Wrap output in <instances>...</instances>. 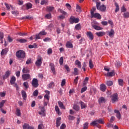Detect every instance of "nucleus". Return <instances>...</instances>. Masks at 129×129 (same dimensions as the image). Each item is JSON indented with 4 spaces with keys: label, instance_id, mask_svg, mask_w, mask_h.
I'll return each mask as SVG.
<instances>
[{
    "label": "nucleus",
    "instance_id": "obj_10",
    "mask_svg": "<svg viewBox=\"0 0 129 129\" xmlns=\"http://www.w3.org/2000/svg\"><path fill=\"white\" fill-rule=\"evenodd\" d=\"M35 65L37 67H41L42 65V57L38 58L35 62Z\"/></svg>",
    "mask_w": 129,
    "mask_h": 129
},
{
    "label": "nucleus",
    "instance_id": "obj_39",
    "mask_svg": "<svg viewBox=\"0 0 129 129\" xmlns=\"http://www.w3.org/2000/svg\"><path fill=\"white\" fill-rule=\"evenodd\" d=\"M16 115H17V116H21V110H20V109H16Z\"/></svg>",
    "mask_w": 129,
    "mask_h": 129
},
{
    "label": "nucleus",
    "instance_id": "obj_56",
    "mask_svg": "<svg viewBox=\"0 0 129 129\" xmlns=\"http://www.w3.org/2000/svg\"><path fill=\"white\" fill-rule=\"evenodd\" d=\"M60 13L62 14V15H64V16H67L68 14L66 12L63 11L62 10L60 9L59 10Z\"/></svg>",
    "mask_w": 129,
    "mask_h": 129
},
{
    "label": "nucleus",
    "instance_id": "obj_14",
    "mask_svg": "<svg viewBox=\"0 0 129 129\" xmlns=\"http://www.w3.org/2000/svg\"><path fill=\"white\" fill-rule=\"evenodd\" d=\"M49 66L50 67V69L52 72L53 73V74L54 75H56V72L55 71V66L54 65V63H50Z\"/></svg>",
    "mask_w": 129,
    "mask_h": 129
},
{
    "label": "nucleus",
    "instance_id": "obj_46",
    "mask_svg": "<svg viewBox=\"0 0 129 129\" xmlns=\"http://www.w3.org/2000/svg\"><path fill=\"white\" fill-rule=\"evenodd\" d=\"M64 68L65 69H66V70L68 72H70V71H71L70 68H69L68 65H67V64L64 65Z\"/></svg>",
    "mask_w": 129,
    "mask_h": 129
},
{
    "label": "nucleus",
    "instance_id": "obj_20",
    "mask_svg": "<svg viewBox=\"0 0 129 129\" xmlns=\"http://www.w3.org/2000/svg\"><path fill=\"white\" fill-rule=\"evenodd\" d=\"M96 36L98 37H103L105 35V32L102 31H99L96 33Z\"/></svg>",
    "mask_w": 129,
    "mask_h": 129
},
{
    "label": "nucleus",
    "instance_id": "obj_44",
    "mask_svg": "<svg viewBox=\"0 0 129 129\" xmlns=\"http://www.w3.org/2000/svg\"><path fill=\"white\" fill-rule=\"evenodd\" d=\"M32 62V59L31 58H29L26 61V64H27V65H29V64H31Z\"/></svg>",
    "mask_w": 129,
    "mask_h": 129
},
{
    "label": "nucleus",
    "instance_id": "obj_27",
    "mask_svg": "<svg viewBox=\"0 0 129 129\" xmlns=\"http://www.w3.org/2000/svg\"><path fill=\"white\" fill-rule=\"evenodd\" d=\"M89 66L90 68V69H92L93 67H94V65L93 64V63L92 62V60L90 59L89 62Z\"/></svg>",
    "mask_w": 129,
    "mask_h": 129
},
{
    "label": "nucleus",
    "instance_id": "obj_34",
    "mask_svg": "<svg viewBox=\"0 0 129 129\" xmlns=\"http://www.w3.org/2000/svg\"><path fill=\"white\" fill-rule=\"evenodd\" d=\"M80 104H81V108L83 109V108H85L86 107V105H85V104L84 102L81 101L80 102Z\"/></svg>",
    "mask_w": 129,
    "mask_h": 129
},
{
    "label": "nucleus",
    "instance_id": "obj_32",
    "mask_svg": "<svg viewBox=\"0 0 129 129\" xmlns=\"http://www.w3.org/2000/svg\"><path fill=\"white\" fill-rule=\"evenodd\" d=\"M88 80H89V78L88 77H86V78L84 80V83H83V85L85 86L86 84H87L88 82Z\"/></svg>",
    "mask_w": 129,
    "mask_h": 129
},
{
    "label": "nucleus",
    "instance_id": "obj_59",
    "mask_svg": "<svg viewBox=\"0 0 129 129\" xmlns=\"http://www.w3.org/2000/svg\"><path fill=\"white\" fill-rule=\"evenodd\" d=\"M65 84H66V80L65 79H63L61 81V86H62V87H63V86H64V85H65Z\"/></svg>",
    "mask_w": 129,
    "mask_h": 129
},
{
    "label": "nucleus",
    "instance_id": "obj_7",
    "mask_svg": "<svg viewBox=\"0 0 129 129\" xmlns=\"http://www.w3.org/2000/svg\"><path fill=\"white\" fill-rule=\"evenodd\" d=\"M86 35L87 37H88L91 41H92L94 39V35H93V33H92L91 31H87Z\"/></svg>",
    "mask_w": 129,
    "mask_h": 129
},
{
    "label": "nucleus",
    "instance_id": "obj_50",
    "mask_svg": "<svg viewBox=\"0 0 129 129\" xmlns=\"http://www.w3.org/2000/svg\"><path fill=\"white\" fill-rule=\"evenodd\" d=\"M54 82H51L48 85V87L49 88H53V87H54Z\"/></svg>",
    "mask_w": 129,
    "mask_h": 129
},
{
    "label": "nucleus",
    "instance_id": "obj_29",
    "mask_svg": "<svg viewBox=\"0 0 129 129\" xmlns=\"http://www.w3.org/2000/svg\"><path fill=\"white\" fill-rule=\"evenodd\" d=\"M106 84L107 86H112L113 84V82L112 81H108L106 82Z\"/></svg>",
    "mask_w": 129,
    "mask_h": 129
},
{
    "label": "nucleus",
    "instance_id": "obj_35",
    "mask_svg": "<svg viewBox=\"0 0 129 129\" xmlns=\"http://www.w3.org/2000/svg\"><path fill=\"white\" fill-rule=\"evenodd\" d=\"M29 126H30V125H29V124H28L27 123H25L23 125V129H28Z\"/></svg>",
    "mask_w": 129,
    "mask_h": 129
},
{
    "label": "nucleus",
    "instance_id": "obj_16",
    "mask_svg": "<svg viewBox=\"0 0 129 129\" xmlns=\"http://www.w3.org/2000/svg\"><path fill=\"white\" fill-rule=\"evenodd\" d=\"M91 18H97L99 20L101 19V15L99 13H94L91 15Z\"/></svg>",
    "mask_w": 129,
    "mask_h": 129
},
{
    "label": "nucleus",
    "instance_id": "obj_8",
    "mask_svg": "<svg viewBox=\"0 0 129 129\" xmlns=\"http://www.w3.org/2000/svg\"><path fill=\"white\" fill-rule=\"evenodd\" d=\"M32 86H33V87L37 88V87H38V86H39V84L38 83V79L34 78L32 80Z\"/></svg>",
    "mask_w": 129,
    "mask_h": 129
},
{
    "label": "nucleus",
    "instance_id": "obj_21",
    "mask_svg": "<svg viewBox=\"0 0 129 129\" xmlns=\"http://www.w3.org/2000/svg\"><path fill=\"white\" fill-rule=\"evenodd\" d=\"M16 77L12 76L10 80L11 85H14V84H15V83L16 82Z\"/></svg>",
    "mask_w": 129,
    "mask_h": 129
},
{
    "label": "nucleus",
    "instance_id": "obj_4",
    "mask_svg": "<svg viewBox=\"0 0 129 129\" xmlns=\"http://www.w3.org/2000/svg\"><path fill=\"white\" fill-rule=\"evenodd\" d=\"M98 24L96 22H92L91 26L93 29L96 30V31H101L103 29L100 26H98L96 25Z\"/></svg>",
    "mask_w": 129,
    "mask_h": 129
},
{
    "label": "nucleus",
    "instance_id": "obj_23",
    "mask_svg": "<svg viewBox=\"0 0 129 129\" xmlns=\"http://www.w3.org/2000/svg\"><path fill=\"white\" fill-rule=\"evenodd\" d=\"M99 103H104L106 101V100L103 97H101L100 98H99L98 99Z\"/></svg>",
    "mask_w": 129,
    "mask_h": 129
},
{
    "label": "nucleus",
    "instance_id": "obj_18",
    "mask_svg": "<svg viewBox=\"0 0 129 129\" xmlns=\"http://www.w3.org/2000/svg\"><path fill=\"white\" fill-rule=\"evenodd\" d=\"M100 90L102 91V92H105V90H106V86L104 84H101L100 86Z\"/></svg>",
    "mask_w": 129,
    "mask_h": 129
},
{
    "label": "nucleus",
    "instance_id": "obj_26",
    "mask_svg": "<svg viewBox=\"0 0 129 129\" xmlns=\"http://www.w3.org/2000/svg\"><path fill=\"white\" fill-rule=\"evenodd\" d=\"M8 51H9V49H8V48H5L4 49H3L1 53V55L4 56L5 54H7V53H8Z\"/></svg>",
    "mask_w": 129,
    "mask_h": 129
},
{
    "label": "nucleus",
    "instance_id": "obj_45",
    "mask_svg": "<svg viewBox=\"0 0 129 129\" xmlns=\"http://www.w3.org/2000/svg\"><path fill=\"white\" fill-rule=\"evenodd\" d=\"M23 85H24V87H25V88H26V89L29 88V83H28V82H25L23 83Z\"/></svg>",
    "mask_w": 129,
    "mask_h": 129
},
{
    "label": "nucleus",
    "instance_id": "obj_22",
    "mask_svg": "<svg viewBox=\"0 0 129 129\" xmlns=\"http://www.w3.org/2000/svg\"><path fill=\"white\" fill-rule=\"evenodd\" d=\"M45 92H46L47 94L44 95V98H45V99H47V100H49V99H50V91L46 90L45 91Z\"/></svg>",
    "mask_w": 129,
    "mask_h": 129
},
{
    "label": "nucleus",
    "instance_id": "obj_36",
    "mask_svg": "<svg viewBox=\"0 0 129 129\" xmlns=\"http://www.w3.org/2000/svg\"><path fill=\"white\" fill-rule=\"evenodd\" d=\"M17 41L18 42H19V43H27V42H28V41L26 39H18Z\"/></svg>",
    "mask_w": 129,
    "mask_h": 129
},
{
    "label": "nucleus",
    "instance_id": "obj_30",
    "mask_svg": "<svg viewBox=\"0 0 129 129\" xmlns=\"http://www.w3.org/2000/svg\"><path fill=\"white\" fill-rule=\"evenodd\" d=\"M115 6L116 7L115 12L117 13V12L119 11V6H118V4L117 3H115Z\"/></svg>",
    "mask_w": 129,
    "mask_h": 129
},
{
    "label": "nucleus",
    "instance_id": "obj_60",
    "mask_svg": "<svg viewBox=\"0 0 129 129\" xmlns=\"http://www.w3.org/2000/svg\"><path fill=\"white\" fill-rule=\"evenodd\" d=\"M123 16L124 18H129V13L128 12L124 13Z\"/></svg>",
    "mask_w": 129,
    "mask_h": 129
},
{
    "label": "nucleus",
    "instance_id": "obj_3",
    "mask_svg": "<svg viewBox=\"0 0 129 129\" xmlns=\"http://www.w3.org/2000/svg\"><path fill=\"white\" fill-rule=\"evenodd\" d=\"M16 56L19 59H24L26 57V52L24 50H18L16 53Z\"/></svg>",
    "mask_w": 129,
    "mask_h": 129
},
{
    "label": "nucleus",
    "instance_id": "obj_9",
    "mask_svg": "<svg viewBox=\"0 0 129 129\" xmlns=\"http://www.w3.org/2000/svg\"><path fill=\"white\" fill-rule=\"evenodd\" d=\"M31 78V75L29 74H25L22 75V79L23 81H26Z\"/></svg>",
    "mask_w": 129,
    "mask_h": 129
},
{
    "label": "nucleus",
    "instance_id": "obj_15",
    "mask_svg": "<svg viewBox=\"0 0 129 129\" xmlns=\"http://www.w3.org/2000/svg\"><path fill=\"white\" fill-rule=\"evenodd\" d=\"M39 108L41 109V111L38 112L39 114H40V115H45V107L40 106Z\"/></svg>",
    "mask_w": 129,
    "mask_h": 129
},
{
    "label": "nucleus",
    "instance_id": "obj_1",
    "mask_svg": "<svg viewBox=\"0 0 129 129\" xmlns=\"http://www.w3.org/2000/svg\"><path fill=\"white\" fill-rule=\"evenodd\" d=\"M104 124V120L103 118H99L96 120L93 121L91 123L90 125L93 126H96L98 128L101 127V125L99 124Z\"/></svg>",
    "mask_w": 129,
    "mask_h": 129
},
{
    "label": "nucleus",
    "instance_id": "obj_2",
    "mask_svg": "<svg viewBox=\"0 0 129 129\" xmlns=\"http://www.w3.org/2000/svg\"><path fill=\"white\" fill-rule=\"evenodd\" d=\"M94 3H96V8L97 10L100 11V12H102V13H104L106 11V6L104 5H101V3L97 2L99 0H92Z\"/></svg>",
    "mask_w": 129,
    "mask_h": 129
},
{
    "label": "nucleus",
    "instance_id": "obj_5",
    "mask_svg": "<svg viewBox=\"0 0 129 129\" xmlns=\"http://www.w3.org/2000/svg\"><path fill=\"white\" fill-rule=\"evenodd\" d=\"M70 24H75L79 23V18H76L74 16H71L70 18Z\"/></svg>",
    "mask_w": 129,
    "mask_h": 129
},
{
    "label": "nucleus",
    "instance_id": "obj_31",
    "mask_svg": "<svg viewBox=\"0 0 129 129\" xmlns=\"http://www.w3.org/2000/svg\"><path fill=\"white\" fill-rule=\"evenodd\" d=\"M76 65H78L79 68H81V62L78 60H76L75 61Z\"/></svg>",
    "mask_w": 129,
    "mask_h": 129
},
{
    "label": "nucleus",
    "instance_id": "obj_53",
    "mask_svg": "<svg viewBox=\"0 0 129 129\" xmlns=\"http://www.w3.org/2000/svg\"><path fill=\"white\" fill-rule=\"evenodd\" d=\"M78 79H79V77H77L74 81V83H75V85H77V83H78Z\"/></svg>",
    "mask_w": 129,
    "mask_h": 129
},
{
    "label": "nucleus",
    "instance_id": "obj_52",
    "mask_svg": "<svg viewBox=\"0 0 129 129\" xmlns=\"http://www.w3.org/2000/svg\"><path fill=\"white\" fill-rule=\"evenodd\" d=\"M88 122H85L84 124L83 129H88Z\"/></svg>",
    "mask_w": 129,
    "mask_h": 129
},
{
    "label": "nucleus",
    "instance_id": "obj_51",
    "mask_svg": "<svg viewBox=\"0 0 129 129\" xmlns=\"http://www.w3.org/2000/svg\"><path fill=\"white\" fill-rule=\"evenodd\" d=\"M45 18H46V19H51L52 18V15H51V13L46 14L45 16Z\"/></svg>",
    "mask_w": 129,
    "mask_h": 129
},
{
    "label": "nucleus",
    "instance_id": "obj_49",
    "mask_svg": "<svg viewBox=\"0 0 129 129\" xmlns=\"http://www.w3.org/2000/svg\"><path fill=\"white\" fill-rule=\"evenodd\" d=\"M55 109L56 112H57V113L59 114V113H60V109H59V107H58V106H55Z\"/></svg>",
    "mask_w": 129,
    "mask_h": 129
},
{
    "label": "nucleus",
    "instance_id": "obj_63",
    "mask_svg": "<svg viewBox=\"0 0 129 129\" xmlns=\"http://www.w3.org/2000/svg\"><path fill=\"white\" fill-rule=\"evenodd\" d=\"M52 53H53V51L52 50V48H49L47 50V54H48V55H50V54H52Z\"/></svg>",
    "mask_w": 129,
    "mask_h": 129
},
{
    "label": "nucleus",
    "instance_id": "obj_48",
    "mask_svg": "<svg viewBox=\"0 0 129 129\" xmlns=\"http://www.w3.org/2000/svg\"><path fill=\"white\" fill-rule=\"evenodd\" d=\"M75 29L76 30H80L81 29V25H80V24H78L75 26Z\"/></svg>",
    "mask_w": 129,
    "mask_h": 129
},
{
    "label": "nucleus",
    "instance_id": "obj_62",
    "mask_svg": "<svg viewBox=\"0 0 129 129\" xmlns=\"http://www.w3.org/2000/svg\"><path fill=\"white\" fill-rule=\"evenodd\" d=\"M115 66L116 67H120V66H121V63L120 61H117L115 63Z\"/></svg>",
    "mask_w": 129,
    "mask_h": 129
},
{
    "label": "nucleus",
    "instance_id": "obj_58",
    "mask_svg": "<svg viewBox=\"0 0 129 129\" xmlns=\"http://www.w3.org/2000/svg\"><path fill=\"white\" fill-rule=\"evenodd\" d=\"M47 11H48V12H52L53 11V10H54V7H47Z\"/></svg>",
    "mask_w": 129,
    "mask_h": 129
},
{
    "label": "nucleus",
    "instance_id": "obj_11",
    "mask_svg": "<svg viewBox=\"0 0 129 129\" xmlns=\"http://www.w3.org/2000/svg\"><path fill=\"white\" fill-rule=\"evenodd\" d=\"M11 75V71H8L6 72L5 75L3 76V80H6Z\"/></svg>",
    "mask_w": 129,
    "mask_h": 129
},
{
    "label": "nucleus",
    "instance_id": "obj_13",
    "mask_svg": "<svg viewBox=\"0 0 129 129\" xmlns=\"http://www.w3.org/2000/svg\"><path fill=\"white\" fill-rule=\"evenodd\" d=\"M115 75V72L114 71H112V72H108L107 74H105V76L107 77H112V76H114Z\"/></svg>",
    "mask_w": 129,
    "mask_h": 129
},
{
    "label": "nucleus",
    "instance_id": "obj_24",
    "mask_svg": "<svg viewBox=\"0 0 129 129\" xmlns=\"http://www.w3.org/2000/svg\"><path fill=\"white\" fill-rule=\"evenodd\" d=\"M66 47L69 49H72V48H73V44H72L71 42L68 41L66 44Z\"/></svg>",
    "mask_w": 129,
    "mask_h": 129
},
{
    "label": "nucleus",
    "instance_id": "obj_6",
    "mask_svg": "<svg viewBox=\"0 0 129 129\" xmlns=\"http://www.w3.org/2000/svg\"><path fill=\"white\" fill-rule=\"evenodd\" d=\"M111 101L112 103H114L116 101H118V95L115 93L113 94L111 96Z\"/></svg>",
    "mask_w": 129,
    "mask_h": 129
},
{
    "label": "nucleus",
    "instance_id": "obj_28",
    "mask_svg": "<svg viewBox=\"0 0 129 129\" xmlns=\"http://www.w3.org/2000/svg\"><path fill=\"white\" fill-rule=\"evenodd\" d=\"M118 82L120 86H123V80L122 79H119L118 80Z\"/></svg>",
    "mask_w": 129,
    "mask_h": 129
},
{
    "label": "nucleus",
    "instance_id": "obj_57",
    "mask_svg": "<svg viewBox=\"0 0 129 129\" xmlns=\"http://www.w3.org/2000/svg\"><path fill=\"white\" fill-rule=\"evenodd\" d=\"M63 62H64V60L63 59V56H61L59 59V64H60V65H63Z\"/></svg>",
    "mask_w": 129,
    "mask_h": 129
},
{
    "label": "nucleus",
    "instance_id": "obj_17",
    "mask_svg": "<svg viewBox=\"0 0 129 129\" xmlns=\"http://www.w3.org/2000/svg\"><path fill=\"white\" fill-rule=\"evenodd\" d=\"M61 117H58L56 118V127H58V126H60L61 124Z\"/></svg>",
    "mask_w": 129,
    "mask_h": 129
},
{
    "label": "nucleus",
    "instance_id": "obj_64",
    "mask_svg": "<svg viewBox=\"0 0 129 129\" xmlns=\"http://www.w3.org/2000/svg\"><path fill=\"white\" fill-rule=\"evenodd\" d=\"M44 128V126L43 125V124H39L38 126V129H43Z\"/></svg>",
    "mask_w": 129,
    "mask_h": 129
},
{
    "label": "nucleus",
    "instance_id": "obj_40",
    "mask_svg": "<svg viewBox=\"0 0 129 129\" xmlns=\"http://www.w3.org/2000/svg\"><path fill=\"white\" fill-rule=\"evenodd\" d=\"M73 108L76 111H78V110H79L80 107H79V106H78V105L75 104L74 105Z\"/></svg>",
    "mask_w": 129,
    "mask_h": 129
},
{
    "label": "nucleus",
    "instance_id": "obj_47",
    "mask_svg": "<svg viewBox=\"0 0 129 129\" xmlns=\"http://www.w3.org/2000/svg\"><path fill=\"white\" fill-rule=\"evenodd\" d=\"M39 34L40 35V36H45L46 35H47V32H45V31H41Z\"/></svg>",
    "mask_w": 129,
    "mask_h": 129
},
{
    "label": "nucleus",
    "instance_id": "obj_25",
    "mask_svg": "<svg viewBox=\"0 0 129 129\" xmlns=\"http://www.w3.org/2000/svg\"><path fill=\"white\" fill-rule=\"evenodd\" d=\"M58 104L60 108L62 109H65V106H64V104L63 103L60 101H58Z\"/></svg>",
    "mask_w": 129,
    "mask_h": 129
},
{
    "label": "nucleus",
    "instance_id": "obj_42",
    "mask_svg": "<svg viewBox=\"0 0 129 129\" xmlns=\"http://www.w3.org/2000/svg\"><path fill=\"white\" fill-rule=\"evenodd\" d=\"M34 36L35 37V39L36 41H37V40H39V39H41V35L39 33Z\"/></svg>",
    "mask_w": 129,
    "mask_h": 129
},
{
    "label": "nucleus",
    "instance_id": "obj_19",
    "mask_svg": "<svg viewBox=\"0 0 129 129\" xmlns=\"http://www.w3.org/2000/svg\"><path fill=\"white\" fill-rule=\"evenodd\" d=\"M21 94L24 100H27V93H26V91L22 90L21 91Z\"/></svg>",
    "mask_w": 129,
    "mask_h": 129
},
{
    "label": "nucleus",
    "instance_id": "obj_12",
    "mask_svg": "<svg viewBox=\"0 0 129 129\" xmlns=\"http://www.w3.org/2000/svg\"><path fill=\"white\" fill-rule=\"evenodd\" d=\"M106 33L108 34V36L110 38H113V37H114V30L113 29H111L110 31H108Z\"/></svg>",
    "mask_w": 129,
    "mask_h": 129
},
{
    "label": "nucleus",
    "instance_id": "obj_61",
    "mask_svg": "<svg viewBox=\"0 0 129 129\" xmlns=\"http://www.w3.org/2000/svg\"><path fill=\"white\" fill-rule=\"evenodd\" d=\"M86 90H87V87H84L81 89V93H83V92H85Z\"/></svg>",
    "mask_w": 129,
    "mask_h": 129
},
{
    "label": "nucleus",
    "instance_id": "obj_38",
    "mask_svg": "<svg viewBox=\"0 0 129 129\" xmlns=\"http://www.w3.org/2000/svg\"><path fill=\"white\" fill-rule=\"evenodd\" d=\"M32 7H33V5L31 3H27L26 4V8L27 10H29V9H32Z\"/></svg>",
    "mask_w": 129,
    "mask_h": 129
},
{
    "label": "nucleus",
    "instance_id": "obj_41",
    "mask_svg": "<svg viewBox=\"0 0 129 129\" xmlns=\"http://www.w3.org/2000/svg\"><path fill=\"white\" fill-rule=\"evenodd\" d=\"M76 11L78 13H81V7H80V6H79V5H77Z\"/></svg>",
    "mask_w": 129,
    "mask_h": 129
},
{
    "label": "nucleus",
    "instance_id": "obj_55",
    "mask_svg": "<svg viewBox=\"0 0 129 129\" xmlns=\"http://www.w3.org/2000/svg\"><path fill=\"white\" fill-rule=\"evenodd\" d=\"M38 94H39V92L38 91V90H36L33 92V96L37 97L38 96Z\"/></svg>",
    "mask_w": 129,
    "mask_h": 129
},
{
    "label": "nucleus",
    "instance_id": "obj_37",
    "mask_svg": "<svg viewBox=\"0 0 129 129\" xmlns=\"http://www.w3.org/2000/svg\"><path fill=\"white\" fill-rule=\"evenodd\" d=\"M74 71L73 73V74H74L75 76L78 75V69L76 68L74 69Z\"/></svg>",
    "mask_w": 129,
    "mask_h": 129
},
{
    "label": "nucleus",
    "instance_id": "obj_54",
    "mask_svg": "<svg viewBox=\"0 0 129 129\" xmlns=\"http://www.w3.org/2000/svg\"><path fill=\"white\" fill-rule=\"evenodd\" d=\"M96 11V8L93 7L92 10H91V16L94 14V12Z\"/></svg>",
    "mask_w": 129,
    "mask_h": 129
},
{
    "label": "nucleus",
    "instance_id": "obj_43",
    "mask_svg": "<svg viewBox=\"0 0 129 129\" xmlns=\"http://www.w3.org/2000/svg\"><path fill=\"white\" fill-rule=\"evenodd\" d=\"M30 71H29V70H28V69H26L25 68H24L22 70V72L23 73L26 74V73H29Z\"/></svg>",
    "mask_w": 129,
    "mask_h": 129
},
{
    "label": "nucleus",
    "instance_id": "obj_33",
    "mask_svg": "<svg viewBox=\"0 0 129 129\" xmlns=\"http://www.w3.org/2000/svg\"><path fill=\"white\" fill-rule=\"evenodd\" d=\"M6 100H3L1 101V102H0V109H2V108L4 107V105L5 103H6Z\"/></svg>",
    "mask_w": 129,
    "mask_h": 129
}]
</instances>
